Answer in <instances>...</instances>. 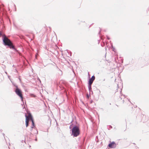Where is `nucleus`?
<instances>
[{"label": "nucleus", "mask_w": 149, "mask_h": 149, "mask_svg": "<svg viewBox=\"0 0 149 149\" xmlns=\"http://www.w3.org/2000/svg\"><path fill=\"white\" fill-rule=\"evenodd\" d=\"M80 133L79 127L76 125H74L72 129V134L71 135L74 137H77Z\"/></svg>", "instance_id": "obj_1"}, {"label": "nucleus", "mask_w": 149, "mask_h": 149, "mask_svg": "<svg viewBox=\"0 0 149 149\" xmlns=\"http://www.w3.org/2000/svg\"><path fill=\"white\" fill-rule=\"evenodd\" d=\"M17 88L15 90V92L20 97L21 99V101H23V98L22 95V92L21 90L19 89L16 86Z\"/></svg>", "instance_id": "obj_2"}, {"label": "nucleus", "mask_w": 149, "mask_h": 149, "mask_svg": "<svg viewBox=\"0 0 149 149\" xmlns=\"http://www.w3.org/2000/svg\"><path fill=\"white\" fill-rule=\"evenodd\" d=\"M4 38L3 39V42L4 43V45H9V44L10 43H11V42L10 40L5 35H4Z\"/></svg>", "instance_id": "obj_3"}, {"label": "nucleus", "mask_w": 149, "mask_h": 149, "mask_svg": "<svg viewBox=\"0 0 149 149\" xmlns=\"http://www.w3.org/2000/svg\"><path fill=\"white\" fill-rule=\"evenodd\" d=\"M109 146L110 148H114L116 147V144L115 142L113 141L111 143L109 144Z\"/></svg>", "instance_id": "obj_4"}, {"label": "nucleus", "mask_w": 149, "mask_h": 149, "mask_svg": "<svg viewBox=\"0 0 149 149\" xmlns=\"http://www.w3.org/2000/svg\"><path fill=\"white\" fill-rule=\"evenodd\" d=\"M26 117V127H27L29 124V118L26 114H25V115Z\"/></svg>", "instance_id": "obj_5"}, {"label": "nucleus", "mask_w": 149, "mask_h": 149, "mask_svg": "<svg viewBox=\"0 0 149 149\" xmlns=\"http://www.w3.org/2000/svg\"><path fill=\"white\" fill-rule=\"evenodd\" d=\"M95 79V76L94 75L89 80L88 83L90 84H92L93 81Z\"/></svg>", "instance_id": "obj_6"}, {"label": "nucleus", "mask_w": 149, "mask_h": 149, "mask_svg": "<svg viewBox=\"0 0 149 149\" xmlns=\"http://www.w3.org/2000/svg\"><path fill=\"white\" fill-rule=\"evenodd\" d=\"M27 116L29 118V119H30V120H31L32 123H33V122H34V121L33 120V117H32L31 115V114L30 113H29L28 114V116Z\"/></svg>", "instance_id": "obj_7"}, {"label": "nucleus", "mask_w": 149, "mask_h": 149, "mask_svg": "<svg viewBox=\"0 0 149 149\" xmlns=\"http://www.w3.org/2000/svg\"><path fill=\"white\" fill-rule=\"evenodd\" d=\"M8 46L10 48H12L13 49H15L14 48V46L13 45L11 42V43H10L9 44V45H8Z\"/></svg>", "instance_id": "obj_8"}, {"label": "nucleus", "mask_w": 149, "mask_h": 149, "mask_svg": "<svg viewBox=\"0 0 149 149\" xmlns=\"http://www.w3.org/2000/svg\"><path fill=\"white\" fill-rule=\"evenodd\" d=\"M91 84H90L88 83V89H89V91H90V90H91Z\"/></svg>", "instance_id": "obj_9"}, {"label": "nucleus", "mask_w": 149, "mask_h": 149, "mask_svg": "<svg viewBox=\"0 0 149 149\" xmlns=\"http://www.w3.org/2000/svg\"><path fill=\"white\" fill-rule=\"evenodd\" d=\"M34 127H35L34 123V122H33V123H32V126L31 127V128L32 129Z\"/></svg>", "instance_id": "obj_10"}, {"label": "nucleus", "mask_w": 149, "mask_h": 149, "mask_svg": "<svg viewBox=\"0 0 149 149\" xmlns=\"http://www.w3.org/2000/svg\"><path fill=\"white\" fill-rule=\"evenodd\" d=\"M72 124L70 126V128H71V127H72Z\"/></svg>", "instance_id": "obj_11"}, {"label": "nucleus", "mask_w": 149, "mask_h": 149, "mask_svg": "<svg viewBox=\"0 0 149 149\" xmlns=\"http://www.w3.org/2000/svg\"><path fill=\"white\" fill-rule=\"evenodd\" d=\"M107 39H110L107 36Z\"/></svg>", "instance_id": "obj_12"}, {"label": "nucleus", "mask_w": 149, "mask_h": 149, "mask_svg": "<svg viewBox=\"0 0 149 149\" xmlns=\"http://www.w3.org/2000/svg\"><path fill=\"white\" fill-rule=\"evenodd\" d=\"M1 35V33L0 32V36Z\"/></svg>", "instance_id": "obj_13"}, {"label": "nucleus", "mask_w": 149, "mask_h": 149, "mask_svg": "<svg viewBox=\"0 0 149 149\" xmlns=\"http://www.w3.org/2000/svg\"><path fill=\"white\" fill-rule=\"evenodd\" d=\"M87 97H89V96H88V95H87Z\"/></svg>", "instance_id": "obj_14"}, {"label": "nucleus", "mask_w": 149, "mask_h": 149, "mask_svg": "<svg viewBox=\"0 0 149 149\" xmlns=\"http://www.w3.org/2000/svg\"><path fill=\"white\" fill-rule=\"evenodd\" d=\"M38 78V79L40 80H40L39 78Z\"/></svg>", "instance_id": "obj_15"}, {"label": "nucleus", "mask_w": 149, "mask_h": 149, "mask_svg": "<svg viewBox=\"0 0 149 149\" xmlns=\"http://www.w3.org/2000/svg\"><path fill=\"white\" fill-rule=\"evenodd\" d=\"M35 140H36V141H37V139H36Z\"/></svg>", "instance_id": "obj_16"}, {"label": "nucleus", "mask_w": 149, "mask_h": 149, "mask_svg": "<svg viewBox=\"0 0 149 149\" xmlns=\"http://www.w3.org/2000/svg\"><path fill=\"white\" fill-rule=\"evenodd\" d=\"M114 49H113V51H114Z\"/></svg>", "instance_id": "obj_17"}, {"label": "nucleus", "mask_w": 149, "mask_h": 149, "mask_svg": "<svg viewBox=\"0 0 149 149\" xmlns=\"http://www.w3.org/2000/svg\"><path fill=\"white\" fill-rule=\"evenodd\" d=\"M114 49H113V51H114Z\"/></svg>", "instance_id": "obj_18"}, {"label": "nucleus", "mask_w": 149, "mask_h": 149, "mask_svg": "<svg viewBox=\"0 0 149 149\" xmlns=\"http://www.w3.org/2000/svg\"><path fill=\"white\" fill-rule=\"evenodd\" d=\"M14 65H13V67H14Z\"/></svg>", "instance_id": "obj_19"}, {"label": "nucleus", "mask_w": 149, "mask_h": 149, "mask_svg": "<svg viewBox=\"0 0 149 149\" xmlns=\"http://www.w3.org/2000/svg\"><path fill=\"white\" fill-rule=\"evenodd\" d=\"M106 49H106H107L106 48V49Z\"/></svg>", "instance_id": "obj_20"}]
</instances>
